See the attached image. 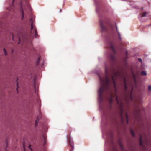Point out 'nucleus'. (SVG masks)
Returning a JSON list of instances; mask_svg holds the SVG:
<instances>
[{
	"mask_svg": "<svg viewBox=\"0 0 151 151\" xmlns=\"http://www.w3.org/2000/svg\"><path fill=\"white\" fill-rule=\"evenodd\" d=\"M105 76L103 79L99 75L100 81L101 86L98 90V96L99 101L100 102H102L103 101V93L104 91H107L109 88V78L107 68L106 66L105 68Z\"/></svg>",
	"mask_w": 151,
	"mask_h": 151,
	"instance_id": "nucleus-1",
	"label": "nucleus"
},
{
	"mask_svg": "<svg viewBox=\"0 0 151 151\" xmlns=\"http://www.w3.org/2000/svg\"><path fill=\"white\" fill-rule=\"evenodd\" d=\"M121 73L119 71H116L112 69V73L111 75L112 81L114 84L115 87H116L115 80L117 79L121 76Z\"/></svg>",
	"mask_w": 151,
	"mask_h": 151,
	"instance_id": "nucleus-2",
	"label": "nucleus"
},
{
	"mask_svg": "<svg viewBox=\"0 0 151 151\" xmlns=\"http://www.w3.org/2000/svg\"><path fill=\"white\" fill-rule=\"evenodd\" d=\"M100 24L101 28V31L103 32H106L107 31V27L104 25V24H106L105 20L100 19L99 21Z\"/></svg>",
	"mask_w": 151,
	"mask_h": 151,
	"instance_id": "nucleus-3",
	"label": "nucleus"
},
{
	"mask_svg": "<svg viewBox=\"0 0 151 151\" xmlns=\"http://www.w3.org/2000/svg\"><path fill=\"white\" fill-rule=\"evenodd\" d=\"M110 44L111 49L114 54L110 55L109 56V58L112 61H114L115 59V57L114 54L116 53V52L112 43L111 42H110Z\"/></svg>",
	"mask_w": 151,
	"mask_h": 151,
	"instance_id": "nucleus-4",
	"label": "nucleus"
},
{
	"mask_svg": "<svg viewBox=\"0 0 151 151\" xmlns=\"http://www.w3.org/2000/svg\"><path fill=\"white\" fill-rule=\"evenodd\" d=\"M30 33L31 34V37H32V35H34V34H35V37H38V35L37 34L36 29L34 28L33 25L32 23H31V24Z\"/></svg>",
	"mask_w": 151,
	"mask_h": 151,
	"instance_id": "nucleus-5",
	"label": "nucleus"
},
{
	"mask_svg": "<svg viewBox=\"0 0 151 151\" xmlns=\"http://www.w3.org/2000/svg\"><path fill=\"white\" fill-rule=\"evenodd\" d=\"M68 142L69 144L70 145V146L72 147V150L73 149H74V147H73V142L72 140V139H71V137H70V135H69V136L68 137Z\"/></svg>",
	"mask_w": 151,
	"mask_h": 151,
	"instance_id": "nucleus-6",
	"label": "nucleus"
},
{
	"mask_svg": "<svg viewBox=\"0 0 151 151\" xmlns=\"http://www.w3.org/2000/svg\"><path fill=\"white\" fill-rule=\"evenodd\" d=\"M124 89L125 91H126L127 89V80L125 77H124Z\"/></svg>",
	"mask_w": 151,
	"mask_h": 151,
	"instance_id": "nucleus-7",
	"label": "nucleus"
},
{
	"mask_svg": "<svg viewBox=\"0 0 151 151\" xmlns=\"http://www.w3.org/2000/svg\"><path fill=\"white\" fill-rule=\"evenodd\" d=\"M43 140L44 141V142L43 144V145L44 147V148L45 149V145L46 144V137L45 135H44L43 136Z\"/></svg>",
	"mask_w": 151,
	"mask_h": 151,
	"instance_id": "nucleus-8",
	"label": "nucleus"
},
{
	"mask_svg": "<svg viewBox=\"0 0 151 151\" xmlns=\"http://www.w3.org/2000/svg\"><path fill=\"white\" fill-rule=\"evenodd\" d=\"M14 1V0H12V6H10V7L7 8L8 10L11 11V10L13 9V8L14 7L13 4Z\"/></svg>",
	"mask_w": 151,
	"mask_h": 151,
	"instance_id": "nucleus-9",
	"label": "nucleus"
},
{
	"mask_svg": "<svg viewBox=\"0 0 151 151\" xmlns=\"http://www.w3.org/2000/svg\"><path fill=\"white\" fill-rule=\"evenodd\" d=\"M139 145H140L142 147H143V144L142 143V137L141 136H140V138H139Z\"/></svg>",
	"mask_w": 151,
	"mask_h": 151,
	"instance_id": "nucleus-10",
	"label": "nucleus"
},
{
	"mask_svg": "<svg viewBox=\"0 0 151 151\" xmlns=\"http://www.w3.org/2000/svg\"><path fill=\"white\" fill-rule=\"evenodd\" d=\"M123 110L122 109L120 113V115L121 117V120L122 121H123Z\"/></svg>",
	"mask_w": 151,
	"mask_h": 151,
	"instance_id": "nucleus-11",
	"label": "nucleus"
},
{
	"mask_svg": "<svg viewBox=\"0 0 151 151\" xmlns=\"http://www.w3.org/2000/svg\"><path fill=\"white\" fill-rule=\"evenodd\" d=\"M110 101L111 103L112 102L113 99V94L112 93H111L110 94Z\"/></svg>",
	"mask_w": 151,
	"mask_h": 151,
	"instance_id": "nucleus-12",
	"label": "nucleus"
},
{
	"mask_svg": "<svg viewBox=\"0 0 151 151\" xmlns=\"http://www.w3.org/2000/svg\"><path fill=\"white\" fill-rule=\"evenodd\" d=\"M147 13L146 12H144L142 13H141V15L142 17H145L146 16Z\"/></svg>",
	"mask_w": 151,
	"mask_h": 151,
	"instance_id": "nucleus-13",
	"label": "nucleus"
},
{
	"mask_svg": "<svg viewBox=\"0 0 151 151\" xmlns=\"http://www.w3.org/2000/svg\"><path fill=\"white\" fill-rule=\"evenodd\" d=\"M21 12H22V20L24 17V13L23 11V9L22 8H21Z\"/></svg>",
	"mask_w": 151,
	"mask_h": 151,
	"instance_id": "nucleus-14",
	"label": "nucleus"
},
{
	"mask_svg": "<svg viewBox=\"0 0 151 151\" xmlns=\"http://www.w3.org/2000/svg\"><path fill=\"white\" fill-rule=\"evenodd\" d=\"M117 33L118 34V37L120 41H121L122 38L121 37V35L120 33L118 31H117Z\"/></svg>",
	"mask_w": 151,
	"mask_h": 151,
	"instance_id": "nucleus-15",
	"label": "nucleus"
},
{
	"mask_svg": "<svg viewBox=\"0 0 151 151\" xmlns=\"http://www.w3.org/2000/svg\"><path fill=\"white\" fill-rule=\"evenodd\" d=\"M117 33L118 34V37L120 41H121L122 38L121 37V35L120 33L118 31H117Z\"/></svg>",
	"mask_w": 151,
	"mask_h": 151,
	"instance_id": "nucleus-16",
	"label": "nucleus"
},
{
	"mask_svg": "<svg viewBox=\"0 0 151 151\" xmlns=\"http://www.w3.org/2000/svg\"><path fill=\"white\" fill-rule=\"evenodd\" d=\"M40 57H39L38 58L37 60L36 63L37 65H38L39 64V62L40 60Z\"/></svg>",
	"mask_w": 151,
	"mask_h": 151,
	"instance_id": "nucleus-17",
	"label": "nucleus"
},
{
	"mask_svg": "<svg viewBox=\"0 0 151 151\" xmlns=\"http://www.w3.org/2000/svg\"><path fill=\"white\" fill-rule=\"evenodd\" d=\"M125 116H126V119H127V124H128V123H129V121H128V116L127 113H126Z\"/></svg>",
	"mask_w": 151,
	"mask_h": 151,
	"instance_id": "nucleus-18",
	"label": "nucleus"
},
{
	"mask_svg": "<svg viewBox=\"0 0 151 151\" xmlns=\"http://www.w3.org/2000/svg\"><path fill=\"white\" fill-rule=\"evenodd\" d=\"M131 133L132 135L134 137H135V135L134 131L132 130H131Z\"/></svg>",
	"mask_w": 151,
	"mask_h": 151,
	"instance_id": "nucleus-19",
	"label": "nucleus"
},
{
	"mask_svg": "<svg viewBox=\"0 0 151 151\" xmlns=\"http://www.w3.org/2000/svg\"><path fill=\"white\" fill-rule=\"evenodd\" d=\"M141 74L142 75H146L147 74V73L145 71H142L141 72Z\"/></svg>",
	"mask_w": 151,
	"mask_h": 151,
	"instance_id": "nucleus-20",
	"label": "nucleus"
},
{
	"mask_svg": "<svg viewBox=\"0 0 151 151\" xmlns=\"http://www.w3.org/2000/svg\"><path fill=\"white\" fill-rule=\"evenodd\" d=\"M38 119H37L36 121H35V127H36L37 124H38Z\"/></svg>",
	"mask_w": 151,
	"mask_h": 151,
	"instance_id": "nucleus-21",
	"label": "nucleus"
},
{
	"mask_svg": "<svg viewBox=\"0 0 151 151\" xmlns=\"http://www.w3.org/2000/svg\"><path fill=\"white\" fill-rule=\"evenodd\" d=\"M17 88H16V90L17 91V93H18V89L19 88V87L18 86V83H17Z\"/></svg>",
	"mask_w": 151,
	"mask_h": 151,
	"instance_id": "nucleus-22",
	"label": "nucleus"
},
{
	"mask_svg": "<svg viewBox=\"0 0 151 151\" xmlns=\"http://www.w3.org/2000/svg\"><path fill=\"white\" fill-rule=\"evenodd\" d=\"M4 55H7V52H6V50H5V48L4 49Z\"/></svg>",
	"mask_w": 151,
	"mask_h": 151,
	"instance_id": "nucleus-23",
	"label": "nucleus"
},
{
	"mask_svg": "<svg viewBox=\"0 0 151 151\" xmlns=\"http://www.w3.org/2000/svg\"><path fill=\"white\" fill-rule=\"evenodd\" d=\"M116 101H117V103H119V100L117 96H116Z\"/></svg>",
	"mask_w": 151,
	"mask_h": 151,
	"instance_id": "nucleus-24",
	"label": "nucleus"
},
{
	"mask_svg": "<svg viewBox=\"0 0 151 151\" xmlns=\"http://www.w3.org/2000/svg\"><path fill=\"white\" fill-rule=\"evenodd\" d=\"M148 90L151 91V86H149L148 88Z\"/></svg>",
	"mask_w": 151,
	"mask_h": 151,
	"instance_id": "nucleus-25",
	"label": "nucleus"
},
{
	"mask_svg": "<svg viewBox=\"0 0 151 151\" xmlns=\"http://www.w3.org/2000/svg\"><path fill=\"white\" fill-rule=\"evenodd\" d=\"M12 40L13 41L14 40V36L13 34L12 35Z\"/></svg>",
	"mask_w": 151,
	"mask_h": 151,
	"instance_id": "nucleus-26",
	"label": "nucleus"
},
{
	"mask_svg": "<svg viewBox=\"0 0 151 151\" xmlns=\"http://www.w3.org/2000/svg\"><path fill=\"white\" fill-rule=\"evenodd\" d=\"M138 60H139V61H140V62H142V60L141 59V58H139L138 59Z\"/></svg>",
	"mask_w": 151,
	"mask_h": 151,
	"instance_id": "nucleus-27",
	"label": "nucleus"
},
{
	"mask_svg": "<svg viewBox=\"0 0 151 151\" xmlns=\"http://www.w3.org/2000/svg\"><path fill=\"white\" fill-rule=\"evenodd\" d=\"M23 147L24 148V151H26L25 149V146L24 144L23 145Z\"/></svg>",
	"mask_w": 151,
	"mask_h": 151,
	"instance_id": "nucleus-28",
	"label": "nucleus"
},
{
	"mask_svg": "<svg viewBox=\"0 0 151 151\" xmlns=\"http://www.w3.org/2000/svg\"><path fill=\"white\" fill-rule=\"evenodd\" d=\"M120 146H121V148L123 149V146H122V144L120 143Z\"/></svg>",
	"mask_w": 151,
	"mask_h": 151,
	"instance_id": "nucleus-29",
	"label": "nucleus"
},
{
	"mask_svg": "<svg viewBox=\"0 0 151 151\" xmlns=\"http://www.w3.org/2000/svg\"><path fill=\"white\" fill-rule=\"evenodd\" d=\"M130 98H131V100L132 101H133V99H132V96L131 95V96H130Z\"/></svg>",
	"mask_w": 151,
	"mask_h": 151,
	"instance_id": "nucleus-30",
	"label": "nucleus"
},
{
	"mask_svg": "<svg viewBox=\"0 0 151 151\" xmlns=\"http://www.w3.org/2000/svg\"><path fill=\"white\" fill-rule=\"evenodd\" d=\"M116 32H117V31H118V28L116 26Z\"/></svg>",
	"mask_w": 151,
	"mask_h": 151,
	"instance_id": "nucleus-31",
	"label": "nucleus"
},
{
	"mask_svg": "<svg viewBox=\"0 0 151 151\" xmlns=\"http://www.w3.org/2000/svg\"><path fill=\"white\" fill-rule=\"evenodd\" d=\"M127 54H128V52H127V51H126V56H127Z\"/></svg>",
	"mask_w": 151,
	"mask_h": 151,
	"instance_id": "nucleus-32",
	"label": "nucleus"
},
{
	"mask_svg": "<svg viewBox=\"0 0 151 151\" xmlns=\"http://www.w3.org/2000/svg\"><path fill=\"white\" fill-rule=\"evenodd\" d=\"M31 146L30 145H29V148H30L32 150V149L30 148Z\"/></svg>",
	"mask_w": 151,
	"mask_h": 151,
	"instance_id": "nucleus-33",
	"label": "nucleus"
},
{
	"mask_svg": "<svg viewBox=\"0 0 151 151\" xmlns=\"http://www.w3.org/2000/svg\"><path fill=\"white\" fill-rule=\"evenodd\" d=\"M25 3L26 4H27L28 3V2H27V1L26 0V1H25Z\"/></svg>",
	"mask_w": 151,
	"mask_h": 151,
	"instance_id": "nucleus-34",
	"label": "nucleus"
},
{
	"mask_svg": "<svg viewBox=\"0 0 151 151\" xmlns=\"http://www.w3.org/2000/svg\"><path fill=\"white\" fill-rule=\"evenodd\" d=\"M22 4H22V2L21 3V6L22 7Z\"/></svg>",
	"mask_w": 151,
	"mask_h": 151,
	"instance_id": "nucleus-35",
	"label": "nucleus"
},
{
	"mask_svg": "<svg viewBox=\"0 0 151 151\" xmlns=\"http://www.w3.org/2000/svg\"><path fill=\"white\" fill-rule=\"evenodd\" d=\"M142 9H143V8L142 7Z\"/></svg>",
	"mask_w": 151,
	"mask_h": 151,
	"instance_id": "nucleus-36",
	"label": "nucleus"
},
{
	"mask_svg": "<svg viewBox=\"0 0 151 151\" xmlns=\"http://www.w3.org/2000/svg\"><path fill=\"white\" fill-rule=\"evenodd\" d=\"M19 43H20V42H19V43H18V44H19Z\"/></svg>",
	"mask_w": 151,
	"mask_h": 151,
	"instance_id": "nucleus-37",
	"label": "nucleus"
}]
</instances>
